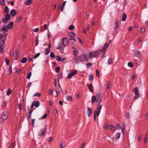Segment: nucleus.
I'll return each instance as SVG.
<instances>
[{
  "label": "nucleus",
  "instance_id": "obj_1",
  "mask_svg": "<svg viewBox=\"0 0 148 148\" xmlns=\"http://www.w3.org/2000/svg\"><path fill=\"white\" fill-rule=\"evenodd\" d=\"M4 10L5 12L7 14L5 15L4 18H2V21L3 23H7L8 21L10 19L11 16L10 14H8L9 10L8 6H5L4 8Z\"/></svg>",
  "mask_w": 148,
  "mask_h": 148
},
{
  "label": "nucleus",
  "instance_id": "obj_2",
  "mask_svg": "<svg viewBox=\"0 0 148 148\" xmlns=\"http://www.w3.org/2000/svg\"><path fill=\"white\" fill-rule=\"evenodd\" d=\"M69 44V42L67 40V38L66 37H64L63 38L62 41V43L59 44V47L57 48V49L60 50H61L63 49L62 47V45L63 46H66L67 45Z\"/></svg>",
  "mask_w": 148,
  "mask_h": 148
},
{
  "label": "nucleus",
  "instance_id": "obj_3",
  "mask_svg": "<svg viewBox=\"0 0 148 148\" xmlns=\"http://www.w3.org/2000/svg\"><path fill=\"white\" fill-rule=\"evenodd\" d=\"M88 56V54L87 53L83 54L79 57V60L81 62H83L86 61L87 62L89 60L87 58Z\"/></svg>",
  "mask_w": 148,
  "mask_h": 148
},
{
  "label": "nucleus",
  "instance_id": "obj_4",
  "mask_svg": "<svg viewBox=\"0 0 148 148\" xmlns=\"http://www.w3.org/2000/svg\"><path fill=\"white\" fill-rule=\"evenodd\" d=\"M8 30L9 29L7 27V25H4L3 27L1 29L0 31L4 33L5 32H8Z\"/></svg>",
  "mask_w": 148,
  "mask_h": 148
},
{
  "label": "nucleus",
  "instance_id": "obj_5",
  "mask_svg": "<svg viewBox=\"0 0 148 148\" xmlns=\"http://www.w3.org/2000/svg\"><path fill=\"white\" fill-rule=\"evenodd\" d=\"M109 43H106L104 44L103 47L102 49L101 50L103 53H104L106 51L107 48L109 47Z\"/></svg>",
  "mask_w": 148,
  "mask_h": 148
},
{
  "label": "nucleus",
  "instance_id": "obj_6",
  "mask_svg": "<svg viewBox=\"0 0 148 148\" xmlns=\"http://www.w3.org/2000/svg\"><path fill=\"white\" fill-rule=\"evenodd\" d=\"M102 107V106L101 105H99L97 108L96 110H95L96 111V113L97 116L99 115L100 112V110L101 109Z\"/></svg>",
  "mask_w": 148,
  "mask_h": 148
},
{
  "label": "nucleus",
  "instance_id": "obj_7",
  "mask_svg": "<svg viewBox=\"0 0 148 148\" xmlns=\"http://www.w3.org/2000/svg\"><path fill=\"white\" fill-rule=\"evenodd\" d=\"M87 110L86 112V113H87L88 116L89 117L92 114V110L89 107H87Z\"/></svg>",
  "mask_w": 148,
  "mask_h": 148
},
{
  "label": "nucleus",
  "instance_id": "obj_8",
  "mask_svg": "<svg viewBox=\"0 0 148 148\" xmlns=\"http://www.w3.org/2000/svg\"><path fill=\"white\" fill-rule=\"evenodd\" d=\"M75 36V34L73 32H71L70 33V40H74V42L76 41V40L75 39L74 37Z\"/></svg>",
  "mask_w": 148,
  "mask_h": 148
},
{
  "label": "nucleus",
  "instance_id": "obj_9",
  "mask_svg": "<svg viewBox=\"0 0 148 148\" xmlns=\"http://www.w3.org/2000/svg\"><path fill=\"white\" fill-rule=\"evenodd\" d=\"M17 11L15 10L12 9L10 12V14L12 16H14L16 15Z\"/></svg>",
  "mask_w": 148,
  "mask_h": 148
},
{
  "label": "nucleus",
  "instance_id": "obj_10",
  "mask_svg": "<svg viewBox=\"0 0 148 148\" xmlns=\"http://www.w3.org/2000/svg\"><path fill=\"white\" fill-rule=\"evenodd\" d=\"M14 24L13 22H11L9 23L8 25H7V27L8 29H11L12 28V26Z\"/></svg>",
  "mask_w": 148,
  "mask_h": 148
},
{
  "label": "nucleus",
  "instance_id": "obj_11",
  "mask_svg": "<svg viewBox=\"0 0 148 148\" xmlns=\"http://www.w3.org/2000/svg\"><path fill=\"white\" fill-rule=\"evenodd\" d=\"M7 34H4V39L1 41L0 42V44H1V45H4V44L5 42V41L6 40V37H7Z\"/></svg>",
  "mask_w": 148,
  "mask_h": 148
},
{
  "label": "nucleus",
  "instance_id": "obj_12",
  "mask_svg": "<svg viewBox=\"0 0 148 148\" xmlns=\"http://www.w3.org/2000/svg\"><path fill=\"white\" fill-rule=\"evenodd\" d=\"M133 92L135 95H139L138 94V88L137 87H135L134 89Z\"/></svg>",
  "mask_w": 148,
  "mask_h": 148
},
{
  "label": "nucleus",
  "instance_id": "obj_13",
  "mask_svg": "<svg viewBox=\"0 0 148 148\" xmlns=\"http://www.w3.org/2000/svg\"><path fill=\"white\" fill-rule=\"evenodd\" d=\"M33 2V0H28L26 1L25 2V4L26 5H30Z\"/></svg>",
  "mask_w": 148,
  "mask_h": 148
},
{
  "label": "nucleus",
  "instance_id": "obj_14",
  "mask_svg": "<svg viewBox=\"0 0 148 148\" xmlns=\"http://www.w3.org/2000/svg\"><path fill=\"white\" fill-rule=\"evenodd\" d=\"M45 133L46 129H44L43 131H42L40 132V133H39V135L40 136H43L45 135Z\"/></svg>",
  "mask_w": 148,
  "mask_h": 148
},
{
  "label": "nucleus",
  "instance_id": "obj_15",
  "mask_svg": "<svg viewBox=\"0 0 148 148\" xmlns=\"http://www.w3.org/2000/svg\"><path fill=\"white\" fill-rule=\"evenodd\" d=\"M101 52H102V51L101 50H99L93 52V53L94 55H95V56L96 57L99 55Z\"/></svg>",
  "mask_w": 148,
  "mask_h": 148
},
{
  "label": "nucleus",
  "instance_id": "obj_16",
  "mask_svg": "<svg viewBox=\"0 0 148 148\" xmlns=\"http://www.w3.org/2000/svg\"><path fill=\"white\" fill-rule=\"evenodd\" d=\"M33 102L36 107H38L39 106L40 103L39 101H35Z\"/></svg>",
  "mask_w": 148,
  "mask_h": 148
},
{
  "label": "nucleus",
  "instance_id": "obj_17",
  "mask_svg": "<svg viewBox=\"0 0 148 148\" xmlns=\"http://www.w3.org/2000/svg\"><path fill=\"white\" fill-rule=\"evenodd\" d=\"M88 56V58L90 59H92V57H95L93 52L90 53Z\"/></svg>",
  "mask_w": 148,
  "mask_h": 148
},
{
  "label": "nucleus",
  "instance_id": "obj_18",
  "mask_svg": "<svg viewBox=\"0 0 148 148\" xmlns=\"http://www.w3.org/2000/svg\"><path fill=\"white\" fill-rule=\"evenodd\" d=\"M127 15L125 13H124L123 14L122 16V21H125L126 19Z\"/></svg>",
  "mask_w": 148,
  "mask_h": 148
},
{
  "label": "nucleus",
  "instance_id": "obj_19",
  "mask_svg": "<svg viewBox=\"0 0 148 148\" xmlns=\"http://www.w3.org/2000/svg\"><path fill=\"white\" fill-rule=\"evenodd\" d=\"M107 87H106V88L108 89L112 87V83L111 82L109 81L107 84Z\"/></svg>",
  "mask_w": 148,
  "mask_h": 148
},
{
  "label": "nucleus",
  "instance_id": "obj_20",
  "mask_svg": "<svg viewBox=\"0 0 148 148\" xmlns=\"http://www.w3.org/2000/svg\"><path fill=\"white\" fill-rule=\"evenodd\" d=\"M97 99V97L95 96H93L92 97V103H94L96 99Z\"/></svg>",
  "mask_w": 148,
  "mask_h": 148
},
{
  "label": "nucleus",
  "instance_id": "obj_21",
  "mask_svg": "<svg viewBox=\"0 0 148 148\" xmlns=\"http://www.w3.org/2000/svg\"><path fill=\"white\" fill-rule=\"evenodd\" d=\"M52 95L54 97H56L58 95V92L57 91L55 90H52Z\"/></svg>",
  "mask_w": 148,
  "mask_h": 148
},
{
  "label": "nucleus",
  "instance_id": "obj_22",
  "mask_svg": "<svg viewBox=\"0 0 148 148\" xmlns=\"http://www.w3.org/2000/svg\"><path fill=\"white\" fill-rule=\"evenodd\" d=\"M93 87V86L92 84H90L88 86V89L91 92H92L93 91V90L92 89V88Z\"/></svg>",
  "mask_w": 148,
  "mask_h": 148
},
{
  "label": "nucleus",
  "instance_id": "obj_23",
  "mask_svg": "<svg viewBox=\"0 0 148 148\" xmlns=\"http://www.w3.org/2000/svg\"><path fill=\"white\" fill-rule=\"evenodd\" d=\"M148 141V135L146 134L145 137L144 143H146Z\"/></svg>",
  "mask_w": 148,
  "mask_h": 148
},
{
  "label": "nucleus",
  "instance_id": "obj_24",
  "mask_svg": "<svg viewBox=\"0 0 148 148\" xmlns=\"http://www.w3.org/2000/svg\"><path fill=\"white\" fill-rule=\"evenodd\" d=\"M5 115L6 114L5 112L3 113L2 114L1 118L2 119H3V121L5 120L7 118V117Z\"/></svg>",
  "mask_w": 148,
  "mask_h": 148
},
{
  "label": "nucleus",
  "instance_id": "obj_25",
  "mask_svg": "<svg viewBox=\"0 0 148 148\" xmlns=\"http://www.w3.org/2000/svg\"><path fill=\"white\" fill-rule=\"evenodd\" d=\"M58 77L59 79H61L63 78L62 74L60 73L58 74Z\"/></svg>",
  "mask_w": 148,
  "mask_h": 148
},
{
  "label": "nucleus",
  "instance_id": "obj_26",
  "mask_svg": "<svg viewBox=\"0 0 148 148\" xmlns=\"http://www.w3.org/2000/svg\"><path fill=\"white\" fill-rule=\"evenodd\" d=\"M65 145L64 144L62 141H61L60 145V148H65Z\"/></svg>",
  "mask_w": 148,
  "mask_h": 148
},
{
  "label": "nucleus",
  "instance_id": "obj_27",
  "mask_svg": "<svg viewBox=\"0 0 148 148\" xmlns=\"http://www.w3.org/2000/svg\"><path fill=\"white\" fill-rule=\"evenodd\" d=\"M27 61V59L25 57L23 58L21 60V62L22 63H25Z\"/></svg>",
  "mask_w": 148,
  "mask_h": 148
},
{
  "label": "nucleus",
  "instance_id": "obj_28",
  "mask_svg": "<svg viewBox=\"0 0 148 148\" xmlns=\"http://www.w3.org/2000/svg\"><path fill=\"white\" fill-rule=\"evenodd\" d=\"M109 128H110V129L112 131H114L115 130V127L114 126H113L112 125H111L109 126Z\"/></svg>",
  "mask_w": 148,
  "mask_h": 148
},
{
  "label": "nucleus",
  "instance_id": "obj_29",
  "mask_svg": "<svg viewBox=\"0 0 148 148\" xmlns=\"http://www.w3.org/2000/svg\"><path fill=\"white\" fill-rule=\"evenodd\" d=\"M12 92V90L11 89H8L6 92V94L7 95H10Z\"/></svg>",
  "mask_w": 148,
  "mask_h": 148
},
{
  "label": "nucleus",
  "instance_id": "obj_30",
  "mask_svg": "<svg viewBox=\"0 0 148 148\" xmlns=\"http://www.w3.org/2000/svg\"><path fill=\"white\" fill-rule=\"evenodd\" d=\"M56 57L57 58L56 59L58 61L60 62L62 61V58L61 57L59 56H56Z\"/></svg>",
  "mask_w": 148,
  "mask_h": 148
},
{
  "label": "nucleus",
  "instance_id": "obj_31",
  "mask_svg": "<svg viewBox=\"0 0 148 148\" xmlns=\"http://www.w3.org/2000/svg\"><path fill=\"white\" fill-rule=\"evenodd\" d=\"M101 98H99L97 99V103L98 105H99L101 102Z\"/></svg>",
  "mask_w": 148,
  "mask_h": 148
},
{
  "label": "nucleus",
  "instance_id": "obj_32",
  "mask_svg": "<svg viewBox=\"0 0 148 148\" xmlns=\"http://www.w3.org/2000/svg\"><path fill=\"white\" fill-rule=\"evenodd\" d=\"M115 26L114 27V29H116L119 25V23L117 21H116L115 23Z\"/></svg>",
  "mask_w": 148,
  "mask_h": 148
},
{
  "label": "nucleus",
  "instance_id": "obj_33",
  "mask_svg": "<svg viewBox=\"0 0 148 148\" xmlns=\"http://www.w3.org/2000/svg\"><path fill=\"white\" fill-rule=\"evenodd\" d=\"M120 137V133H117L115 136L116 138L117 139H119Z\"/></svg>",
  "mask_w": 148,
  "mask_h": 148
},
{
  "label": "nucleus",
  "instance_id": "obj_34",
  "mask_svg": "<svg viewBox=\"0 0 148 148\" xmlns=\"http://www.w3.org/2000/svg\"><path fill=\"white\" fill-rule=\"evenodd\" d=\"M74 26L73 25H71L69 26V29L71 30H73L74 29Z\"/></svg>",
  "mask_w": 148,
  "mask_h": 148
},
{
  "label": "nucleus",
  "instance_id": "obj_35",
  "mask_svg": "<svg viewBox=\"0 0 148 148\" xmlns=\"http://www.w3.org/2000/svg\"><path fill=\"white\" fill-rule=\"evenodd\" d=\"M67 99L69 101H72V98L71 96L67 95L66 96Z\"/></svg>",
  "mask_w": 148,
  "mask_h": 148
},
{
  "label": "nucleus",
  "instance_id": "obj_36",
  "mask_svg": "<svg viewBox=\"0 0 148 148\" xmlns=\"http://www.w3.org/2000/svg\"><path fill=\"white\" fill-rule=\"evenodd\" d=\"M128 66L130 67H133V63L131 62H129L128 63Z\"/></svg>",
  "mask_w": 148,
  "mask_h": 148
},
{
  "label": "nucleus",
  "instance_id": "obj_37",
  "mask_svg": "<svg viewBox=\"0 0 148 148\" xmlns=\"http://www.w3.org/2000/svg\"><path fill=\"white\" fill-rule=\"evenodd\" d=\"M86 66L87 68L92 66V64L91 63L88 62L86 64Z\"/></svg>",
  "mask_w": 148,
  "mask_h": 148
},
{
  "label": "nucleus",
  "instance_id": "obj_38",
  "mask_svg": "<svg viewBox=\"0 0 148 148\" xmlns=\"http://www.w3.org/2000/svg\"><path fill=\"white\" fill-rule=\"evenodd\" d=\"M108 63L109 64H111L112 63V59L110 58L108 60Z\"/></svg>",
  "mask_w": 148,
  "mask_h": 148
},
{
  "label": "nucleus",
  "instance_id": "obj_39",
  "mask_svg": "<svg viewBox=\"0 0 148 148\" xmlns=\"http://www.w3.org/2000/svg\"><path fill=\"white\" fill-rule=\"evenodd\" d=\"M22 16H19L16 19V21L17 22H20L22 20Z\"/></svg>",
  "mask_w": 148,
  "mask_h": 148
},
{
  "label": "nucleus",
  "instance_id": "obj_40",
  "mask_svg": "<svg viewBox=\"0 0 148 148\" xmlns=\"http://www.w3.org/2000/svg\"><path fill=\"white\" fill-rule=\"evenodd\" d=\"M72 75L73 76L77 73V71L76 70H75L71 73Z\"/></svg>",
  "mask_w": 148,
  "mask_h": 148
},
{
  "label": "nucleus",
  "instance_id": "obj_41",
  "mask_svg": "<svg viewBox=\"0 0 148 148\" xmlns=\"http://www.w3.org/2000/svg\"><path fill=\"white\" fill-rule=\"evenodd\" d=\"M41 96V94L38 92H36L34 95L33 97L37 96L40 97Z\"/></svg>",
  "mask_w": 148,
  "mask_h": 148
},
{
  "label": "nucleus",
  "instance_id": "obj_42",
  "mask_svg": "<svg viewBox=\"0 0 148 148\" xmlns=\"http://www.w3.org/2000/svg\"><path fill=\"white\" fill-rule=\"evenodd\" d=\"M60 68L59 66H58L55 69V71L58 73L60 71Z\"/></svg>",
  "mask_w": 148,
  "mask_h": 148
},
{
  "label": "nucleus",
  "instance_id": "obj_43",
  "mask_svg": "<svg viewBox=\"0 0 148 148\" xmlns=\"http://www.w3.org/2000/svg\"><path fill=\"white\" fill-rule=\"evenodd\" d=\"M73 76V75H72L71 73H70L68 74L67 78L68 79H70Z\"/></svg>",
  "mask_w": 148,
  "mask_h": 148
},
{
  "label": "nucleus",
  "instance_id": "obj_44",
  "mask_svg": "<svg viewBox=\"0 0 148 148\" xmlns=\"http://www.w3.org/2000/svg\"><path fill=\"white\" fill-rule=\"evenodd\" d=\"M109 126L108 125V124L107 123H105L104 124V128L106 130H107L108 129V127L109 128Z\"/></svg>",
  "mask_w": 148,
  "mask_h": 148
},
{
  "label": "nucleus",
  "instance_id": "obj_45",
  "mask_svg": "<svg viewBox=\"0 0 148 148\" xmlns=\"http://www.w3.org/2000/svg\"><path fill=\"white\" fill-rule=\"evenodd\" d=\"M38 42L39 40L38 39V36H37L36 38V41L35 42V45H38Z\"/></svg>",
  "mask_w": 148,
  "mask_h": 148
},
{
  "label": "nucleus",
  "instance_id": "obj_46",
  "mask_svg": "<svg viewBox=\"0 0 148 148\" xmlns=\"http://www.w3.org/2000/svg\"><path fill=\"white\" fill-rule=\"evenodd\" d=\"M0 3L2 5L5 4V2L4 0H0Z\"/></svg>",
  "mask_w": 148,
  "mask_h": 148
},
{
  "label": "nucleus",
  "instance_id": "obj_47",
  "mask_svg": "<svg viewBox=\"0 0 148 148\" xmlns=\"http://www.w3.org/2000/svg\"><path fill=\"white\" fill-rule=\"evenodd\" d=\"M93 79V75H91L89 77L88 80L89 81H92Z\"/></svg>",
  "mask_w": 148,
  "mask_h": 148
},
{
  "label": "nucleus",
  "instance_id": "obj_48",
  "mask_svg": "<svg viewBox=\"0 0 148 148\" xmlns=\"http://www.w3.org/2000/svg\"><path fill=\"white\" fill-rule=\"evenodd\" d=\"M5 61L7 65H8L9 64V62L8 59L7 57H6L5 58Z\"/></svg>",
  "mask_w": 148,
  "mask_h": 148
},
{
  "label": "nucleus",
  "instance_id": "obj_49",
  "mask_svg": "<svg viewBox=\"0 0 148 148\" xmlns=\"http://www.w3.org/2000/svg\"><path fill=\"white\" fill-rule=\"evenodd\" d=\"M18 52L16 51H15L13 52V54L15 56H17L18 55Z\"/></svg>",
  "mask_w": 148,
  "mask_h": 148
},
{
  "label": "nucleus",
  "instance_id": "obj_50",
  "mask_svg": "<svg viewBox=\"0 0 148 148\" xmlns=\"http://www.w3.org/2000/svg\"><path fill=\"white\" fill-rule=\"evenodd\" d=\"M73 52L74 54L76 56L77 55L78 51H76V50L75 49H74V50H73Z\"/></svg>",
  "mask_w": 148,
  "mask_h": 148
},
{
  "label": "nucleus",
  "instance_id": "obj_51",
  "mask_svg": "<svg viewBox=\"0 0 148 148\" xmlns=\"http://www.w3.org/2000/svg\"><path fill=\"white\" fill-rule=\"evenodd\" d=\"M50 56L52 58H54L55 57V54L53 52L51 53L50 55Z\"/></svg>",
  "mask_w": 148,
  "mask_h": 148
},
{
  "label": "nucleus",
  "instance_id": "obj_52",
  "mask_svg": "<svg viewBox=\"0 0 148 148\" xmlns=\"http://www.w3.org/2000/svg\"><path fill=\"white\" fill-rule=\"evenodd\" d=\"M32 75L31 72H29L27 74V78L28 79H29Z\"/></svg>",
  "mask_w": 148,
  "mask_h": 148
},
{
  "label": "nucleus",
  "instance_id": "obj_53",
  "mask_svg": "<svg viewBox=\"0 0 148 148\" xmlns=\"http://www.w3.org/2000/svg\"><path fill=\"white\" fill-rule=\"evenodd\" d=\"M40 53H37V54H36L34 56V58L36 59V58H37V57H38L40 55Z\"/></svg>",
  "mask_w": 148,
  "mask_h": 148
},
{
  "label": "nucleus",
  "instance_id": "obj_54",
  "mask_svg": "<svg viewBox=\"0 0 148 148\" xmlns=\"http://www.w3.org/2000/svg\"><path fill=\"white\" fill-rule=\"evenodd\" d=\"M94 121H95L96 120V111H94Z\"/></svg>",
  "mask_w": 148,
  "mask_h": 148
},
{
  "label": "nucleus",
  "instance_id": "obj_55",
  "mask_svg": "<svg viewBox=\"0 0 148 148\" xmlns=\"http://www.w3.org/2000/svg\"><path fill=\"white\" fill-rule=\"evenodd\" d=\"M97 98H101V94L100 93H98L97 94Z\"/></svg>",
  "mask_w": 148,
  "mask_h": 148
},
{
  "label": "nucleus",
  "instance_id": "obj_56",
  "mask_svg": "<svg viewBox=\"0 0 148 148\" xmlns=\"http://www.w3.org/2000/svg\"><path fill=\"white\" fill-rule=\"evenodd\" d=\"M3 45L1 44L0 45V52H2L3 51V49L2 45Z\"/></svg>",
  "mask_w": 148,
  "mask_h": 148
},
{
  "label": "nucleus",
  "instance_id": "obj_57",
  "mask_svg": "<svg viewBox=\"0 0 148 148\" xmlns=\"http://www.w3.org/2000/svg\"><path fill=\"white\" fill-rule=\"evenodd\" d=\"M46 118V114H45L43 116L40 118V119H43Z\"/></svg>",
  "mask_w": 148,
  "mask_h": 148
},
{
  "label": "nucleus",
  "instance_id": "obj_58",
  "mask_svg": "<svg viewBox=\"0 0 148 148\" xmlns=\"http://www.w3.org/2000/svg\"><path fill=\"white\" fill-rule=\"evenodd\" d=\"M140 97L139 95H136V96H134V100H136L138 98Z\"/></svg>",
  "mask_w": 148,
  "mask_h": 148
},
{
  "label": "nucleus",
  "instance_id": "obj_59",
  "mask_svg": "<svg viewBox=\"0 0 148 148\" xmlns=\"http://www.w3.org/2000/svg\"><path fill=\"white\" fill-rule=\"evenodd\" d=\"M18 108L20 109V110L21 111L22 110V108L21 107V103H19L18 105Z\"/></svg>",
  "mask_w": 148,
  "mask_h": 148
},
{
  "label": "nucleus",
  "instance_id": "obj_60",
  "mask_svg": "<svg viewBox=\"0 0 148 148\" xmlns=\"http://www.w3.org/2000/svg\"><path fill=\"white\" fill-rule=\"evenodd\" d=\"M53 114L54 115H55L57 113V111L55 109H53Z\"/></svg>",
  "mask_w": 148,
  "mask_h": 148
},
{
  "label": "nucleus",
  "instance_id": "obj_61",
  "mask_svg": "<svg viewBox=\"0 0 148 148\" xmlns=\"http://www.w3.org/2000/svg\"><path fill=\"white\" fill-rule=\"evenodd\" d=\"M135 54L136 55H139L140 54V52L138 51H135Z\"/></svg>",
  "mask_w": 148,
  "mask_h": 148
},
{
  "label": "nucleus",
  "instance_id": "obj_62",
  "mask_svg": "<svg viewBox=\"0 0 148 148\" xmlns=\"http://www.w3.org/2000/svg\"><path fill=\"white\" fill-rule=\"evenodd\" d=\"M15 143H12L10 146L11 148H13V147L15 146Z\"/></svg>",
  "mask_w": 148,
  "mask_h": 148
},
{
  "label": "nucleus",
  "instance_id": "obj_63",
  "mask_svg": "<svg viewBox=\"0 0 148 148\" xmlns=\"http://www.w3.org/2000/svg\"><path fill=\"white\" fill-rule=\"evenodd\" d=\"M148 118V113L146 114L145 116V119H147Z\"/></svg>",
  "mask_w": 148,
  "mask_h": 148
},
{
  "label": "nucleus",
  "instance_id": "obj_64",
  "mask_svg": "<svg viewBox=\"0 0 148 148\" xmlns=\"http://www.w3.org/2000/svg\"><path fill=\"white\" fill-rule=\"evenodd\" d=\"M140 30L142 33H143L145 32V29L144 28H141Z\"/></svg>",
  "mask_w": 148,
  "mask_h": 148
}]
</instances>
